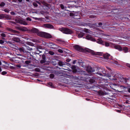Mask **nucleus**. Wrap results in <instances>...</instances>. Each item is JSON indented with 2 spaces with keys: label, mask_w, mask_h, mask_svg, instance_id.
I'll return each mask as SVG.
<instances>
[{
  "label": "nucleus",
  "mask_w": 130,
  "mask_h": 130,
  "mask_svg": "<svg viewBox=\"0 0 130 130\" xmlns=\"http://www.w3.org/2000/svg\"><path fill=\"white\" fill-rule=\"evenodd\" d=\"M107 68L111 74H106L105 70L103 68L99 69V72L96 73L100 76H106L110 80L113 81L115 80L116 82H121L126 83L127 82L128 79L124 78L119 74L117 73L115 74L109 68L107 67Z\"/></svg>",
  "instance_id": "obj_1"
},
{
  "label": "nucleus",
  "mask_w": 130,
  "mask_h": 130,
  "mask_svg": "<svg viewBox=\"0 0 130 130\" xmlns=\"http://www.w3.org/2000/svg\"><path fill=\"white\" fill-rule=\"evenodd\" d=\"M60 30L63 33L65 34H71L72 32L71 30L67 28H61Z\"/></svg>",
  "instance_id": "obj_2"
},
{
  "label": "nucleus",
  "mask_w": 130,
  "mask_h": 130,
  "mask_svg": "<svg viewBox=\"0 0 130 130\" xmlns=\"http://www.w3.org/2000/svg\"><path fill=\"white\" fill-rule=\"evenodd\" d=\"M86 50L87 52L90 53L91 54L94 55H101L102 54V53H101L99 52L95 53L93 51L88 48H86Z\"/></svg>",
  "instance_id": "obj_3"
},
{
  "label": "nucleus",
  "mask_w": 130,
  "mask_h": 130,
  "mask_svg": "<svg viewBox=\"0 0 130 130\" xmlns=\"http://www.w3.org/2000/svg\"><path fill=\"white\" fill-rule=\"evenodd\" d=\"M17 20H18V21L17 22L18 23H19L24 25H28V23L26 21L22 20L21 19H17Z\"/></svg>",
  "instance_id": "obj_4"
},
{
  "label": "nucleus",
  "mask_w": 130,
  "mask_h": 130,
  "mask_svg": "<svg viewBox=\"0 0 130 130\" xmlns=\"http://www.w3.org/2000/svg\"><path fill=\"white\" fill-rule=\"evenodd\" d=\"M74 47L75 50L79 51L82 52L84 51L83 48L78 45H75Z\"/></svg>",
  "instance_id": "obj_5"
},
{
  "label": "nucleus",
  "mask_w": 130,
  "mask_h": 130,
  "mask_svg": "<svg viewBox=\"0 0 130 130\" xmlns=\"http://www.w3.org/2000/svg\"><path fill=\"white\" fill-rule=\"evenodd\" d=\"M86 39L87 40H90L91 41H95V40L94 38L92 37L91 35H87L86 37Z\"/></svg>",
  "instance_id": "obj_6"
},
{
  "label": "nucleus",
  "mask_w": 130,
  "mask_h": 130,
  "mask_svg": "<svg viewBox=\"0 0 130 130\" xmlns=\"http://www.w3.org/2000/svg\"><path fill=\"white\" fill-rule=\"evenodd\" d=\"M43 27L46 28H53L54 27L51 24H44L43 25Z\"/></svg>",
  "instance_id": "obj_7"
},
{
  "label": "nucleus",
  "mask_w": 130,
  "mask_h": 130,
  "mask_svg": "<svg viewBox=\"0 0 130 130\" xmlns=\"http://www.w3.org/2000/svg\"><path fill=\"white\" fill-rule=\"evenodd\" d=\"M52 36L50 34L44 32L43 38H52Z\"/></svg>",
  "instance_id": "obj_8"
},
{
  "label": "nucleus",
  "mask_w": 130,
  "mask_h": 130,
  "mask_svg": "<svg viewBox=\"0 0 130 130\" xmlns=\"http://www.w3.org/2000/svg\"><path fill=\"white\" fill-rule=\"evenodd\" d=\"M104 57L106 59H111L112 58L110 54H105L104 55Z\"/></svg>",
  "instance_id": "obj_9"
},
{
  "label": "nucleus",
  "mask_w": 130,
  "mask_h": 130,
  "mask_svg": "<svg viewBox=\"0 0 130 130\" xmlns=\"http://www.w3.org/2000/svg\"><path fill=\"white\" fill-rule=\"evenodd\" d=\"M114 47L115 49L118 50L119 51H121L122 50V48L119 45H115Z\"/></svg>",
  "instance_id": "obj_10"
},
{
  "label": "nucleus",
  "mask_w": 130,
  "mask_h": 130,
  "mask_svg": "<svg viewBox=\"0 0 130 130\" xmlns=\"http://www.w3.org/2000/svg\"><path fill=\"white\" fill-rule=\"evenodd\" d=\"M109 85L112 89L113 90H115V88H116V87L117 86V85L115 84H113L112 83H110V84H109Z\"/></svg>",
  "instance_id": "obj_11"
},
{
  "label": "nucleus",
  "mask_w": 130,
  "mask_h": 130,
  "mask_svg": "<svg viewBox=\"0 0 130 130\" xmlns=\"http://www.w3.org/2000/svg\"><path fill=\"white\" fill-rule=\"evenodd\" d=\"M26 46H24V47L20 48L19 49L20 52H26Z\"/></svg>",
  "instance_id": "obj_12"
},
{
  "label": "nucleus",
  "mask_w": 130,
  "mask_h": 130,
  "mask_svg": "<svg viewBox=\"0 0 130 130\" xmlns=\"http://www.w3.org/2000/svg\"><path fill=\"white\" fill-rule=\"evenodd\" d=\"M120 88L122 90L121 91H118L119 92H121L122 91H126V88H127L124 86H120Z\"/></svg>",
  "instance_id": "obj_13"
},
{
  "label": "nucleus",
  "mask_w": 130,
  "mask_h": 130,
  "mask_svg": "<svg viewBox=\"0 0 130 130\" xmlns=\"http://www.w3.org/2000/svg\"><path fill=\"white\" fill-rule=\"evenodd\" d=\"M44 32L39 31L37 35L41 37H43Z\"/></svg>",
  "instance_id": "obj_14"
},
{
  "label": "nucleus",
  "mask_w": 130,
  "mask_h": 130,
  "mask_svg": "<svg viewBox=\"0 0 130 130\" xmlns=\"http://www.w3.org/2000/svg\"><path fill=\"white\" fill-rule=\"evenodd\" d=\"M45 45L47 46L48 47H50L51 46H53L54 45L53 44L52 42H50L49 43H45Z\"/></svg>",
  "instance_id": "obj_15"
},
{
  "label": "nucleus",
  "mask_w": 130,
  "mask_h": 130,
  "mask_svg": "<svg viewBox=\"0 0 130 130\" xmlns=\"http://www.w3.org/2000/svg\"><path fill=\"white\" fill-rule=\"evenodd\" d=\"M12 40L17 42H19L20 41V39L18 38L13 37L12 39Z\"/></svg>",
  "instance_id": "obj_16"
},
{
  "label": "nucleus",
  "mask_w": 130,
  "mask_h": 130,
  "mask_svg": "<svg viewBox=\"0 0 130 130\" xmlns=\"http://www.w3.org/2000/svg\"><path fill=\"white\" fill-rule=\"evenodd\" d=\"M39 31L38 29L35 28H33V33H35L38 35V33L39 32Z\"/></svg>",
  "instance_id": "obj_17"
},
{
  "label": "nucleus",
  "mask_w": 130,
  "mask_h": 130,
  "mask_svg": "<svg viewBox=\"0 0 130 130\" xmlns=\"http://www.w3.org/2000/svg\"><path fill=\"white\" fill-rule=\"evenodd\" d=\"M87 71L88 72H91L93 71L92 68H91L90 67H88L87 68Z\"/></svg>",
  "instance_id": "obj_18"
},
{
  "label": "nucleus",
  "mask_w": 130,
  "mask_h": 130,
  "mask_svg": "<svg viewBox=\"0 0 130 130\" xmlns=\"http://www.w3.org/2000/svg\"><path fill=\"white\" fill-rule=\"evenodd\" d=\"M123 50L125 53H127L128 52V48L126 47H124L122 48Z\"/></svg>",
  "instance_id": "obj_19"
},
{
  "label": "nucleus",
  "mask_w": 130,
  "mask_h": 130,
  "mask_svg": "<svg viewBox=\"0 0 130 130\" xmlns=\"http://www.w3.org/2000/svg\"><path fill=\"white\" fill-rule=\"evenodd\" d=\"M84 35V34L83 33L80 32L78 35V37L79 38H81Z\"/></svg>",
  "instance_id": "obj_20"
},
{
  "label": "nucleus",
  "mask_w": 130,
  "mask_h": 130,
  "mask_svg": "<svg viewBox=\"0 0 130 130\" xmlns=\"http://www.w3.org/2000/svg\"><path fill=\"white\" fill-rule=\"evenodd\" d=\"M48 85L49 87H51L52 88H54V85H53V84L51 82H49L48 83Z\"/></svg>",
  "instance_id": "obj_21"
},
{
  "label": "nucleus",
  "mask_w": 130,
  "mask_h": 130,
  "mask_svg": "<svg viewBox=\"0 0 130 130\" xmlns=\"http://www.w3.org/2000/svg\"><path fill=\"white\" fill-rule=\"evenodd\" d=\"M98 93L99 95H103L104 94V92L101 90H99L98 91Z\"/></svg>",
  "instance_id": "obj_22"
},
{
  "label": "nucleus",
  "mask_w": 130,
  "mask_h": 130,
  "mask_svg": "<svg viewBox=\"0 0 130 130\" xmlns=\"http://www.w3.org/2000/svg\"><path fill=\"white\" fill-rule=\"evenodd\" d=\"M7 29L9 31H11V32H14V33H15L16 32V31L14 30H13V29H11L10 28H7Z\"/></svg>",
  "instance_id": "obj_23"
},
{
  "label": "nucleus",
  "mask_w": 130,
  "mask_h": 130,
  "mask_svg": "<svg viewBox=\"0 0 130 130\" xmlns=\"http://www.w3.org/2000/svg\"><path fill=\"white\" fill-rule=\"evenodd\" d=\"M8 17V16H6V17L5 16V15L3 14H0V19H4L5 17Z\"/></svg>",
  "instance_id": "obj_24"
},
{
  "label": "nucleus",
  "mask_w": 130,
  "mask_h": 130,
  "mask_svg": "<svg viewBox=\"0 0 130 130\" xmlns=\"http://www.w3.org/2000/svg\"><path fill=\"white\" fill-rule=\"evenodd\" d=\"M97 42L100 44H102L103 43V41L101 39H99L97 41Z\"/></svg>",
  "instance_id": "obj_25"
},
{
  "label": "nucleus",
  "mask_w": 130,
  "mask_h": 130,
  "mask_svg": "<svg viewBox=\"0 0 130 130\" xmlns=\"http://www.w3.org/2000/svg\"><path fill=\"white\" fill-rule=\"evenodd\" d=\"M59 65L60 66H62L64 64V63L61 61H60L58 63Z\"/></svg>",
  "instance_id": "obj_26"
},
{
  "label": "nucleus",
  "mask_w": 130,
  "mask_h": 130,
  "mask_svg": "<svg viewBox=\"0 0 130 130\" xmlns=\"http://www.w3.org/2000/svg\"><path fill=\"white\" fill-rule=\"evenodd\" d=\"M43 59L42 60L40 61L41 63H45L46 61L45 59V58H44V57L43 56Z\"/></svg>",
  "instance_id": "obj_27"
},
{
  "label": "nucleus",
  "mask_w": 130,
  "mask_h": 130,
  "mask_svg": "<svg viewBox=\"0 0 130 130\" xmlns=\"http://www.w3.org/2000/svg\"><path fill=\"white\" fill-rule=\"evenodd\" d=\"M1 36L2 37H6V35L4 33H2L1 34Z\"/></svg>",
  "instance_id": "obj_28"
},
{
  "label": "nucleus",
  "mask_w": 130,
  "mask_h": 130,
  "mask_svg": "<svg viewBox=\"0 0 130 130\" xmlns=\"http://www.w3.org/2000/svg\"><path fill=\"white\" fill-rule=\"evenodd\" d=\"M5 5V3L3 2L1 3L0 4V6L1 7H3Z\"/></svg>",
  "instance_id": "obj_29"
},
{
  "label": "nucleus",
  "mask_w": 130,
  "mask_h": 130,
  "mask_svg": "<svg viewBox=\"0 0 130 130\" xmlns=\"http://www.w3.org/2000/svg\"><path fill=\"white\" fill-rule=\"evenodd\" d=\"M54 77V74H51L50 75V77L51 78H53Z\"/></svg>",
  "instance_id": "obj_30"
},
{
  "label": "nucleus",
  "mask_w": 130,
  "mask_h": 130,
  "mask_svg": "<svg viewBox=\"0 0 130 130\" xmlns=\"http://www.w3.org/2000/svg\"><path fill=\"white\" fill-rule=\"evenodd\" d=\"M49 53L51 55H53L54 54V53L52 51H49Z\"/></svg>",
  "instance_id": "obj_31"
},
{
  "label": "nucleus",
  "mask_w": 130,
  "mask_h": 130,
  "mask_svg": "<svg viewBox=\"0 0 130 130\" xmlns=\"http://www.w3.org/2000/svg\"><path fill=\"white\" fill-rule=\"evenodd\" d=\"M58 52L60 53H62L63 52V51L60 49L58 50Z\"/></svg>",
  "instance_id": "obj_32"
},
{
  "label": "nucleus",
  "mask_w": 130,
  "mask_h": 130,
  "mask_svg": "<svg viewBox=\"0 0 130 130\" xmlns=\"http://www.w3.org/2000/svg\"><path fill=\"white\" fill-rule=\"evenodd\" d=\"M7 73V72L5 71H3L2 73V74L3 75H4Z\"/></svg>",
  "instance_id": "obj_33"
},
{
  "label": "nucleus",
  "mask_w": 130,
  "mask_h": 130,
  "mask_svg": "<svg viewBox=\"0 0 130 130\" xmlns=\"http://www.w3.org/2000/svg\"><path fill=\"white\" fill-rule=\"evenodd\" d=\"M109 43L107 42H105V45L106 46H109Z\"/></svg>",
  "instance_id": "obj_34"
},
{
  "label": "nucleus",
  "mask_w": 130,
  "mask_h": 130,
  "mask_svg": "<svg viewBox=\"0 0 130 130\" xmlns=\"http://www.w3.org/2000/svg\"><path fill=\"white\" fill-rule=\"evenodd\" d=\"M4 10L7 13H8L9 12V10L7 9H5Z\"/></svg>",
  "instance_id": "obj_35"
},
{
  "label": "nucleus",
  "mask_w": 130,
  "mask_h": 130,
  "mask_svg": "<svg viewBox=\"0 0 130 130\" xmlns=\"http://www.w3.org/2000/svg\"><path fill=\"white\" fill-rule=\"evenodd\" d=\"M61 8L62 9H64V7L63 5V4H61L60 5Z\"/></svg>",
  "instance_id": "obj_36"
},
{
  "label": "nucleus",
  "mask_w": 130,
  "mask_h": 130,
  "mask_svg": "<svg viewBox=\"0 0 130 130\" xmlns=\"http://www.w3.org/2000/svg\"><path fill=\"white\" fill-rule=\"evenodd\" d=\"M22 29L24 31H26L27 30V28H25L24 27H22Z\"/></svg>",
  "instance_id": "obj_37"
},
{
  "label": "nucleus",
  "mask_w": 130,
  "mask_h": 130,
  "mask_svg": "<svg viewBox=\"0 0 130 130\" xmlns=\"http://www.w3.org/2000/svg\"><path fill=\"white\" fill-rule=\"evenodd\" d=\"M41 51H39V50H38V48L37 49V54H39L40 53H41Z\"/></svg>",
  "instance_id": "obj_38"
},
{
  "label": "nucleus",
  "mask_w": 130,
  "mask_h": 130,
  "mask_svg": "<svg viewBox=\"0 0 130 130\" xmlns=\"http://www.w3.org/2000/svg\"><path fill=\"white\" fill-rule=\"evenodd\" d=\"M4 43V42L2 40H0V44H2Z\"/></svg>",
  "instance_id": "obj_39"
},
{
  "label": "nucleus",
  "mask_w": 130,
  "mask_h": 130,
  "mask_svg": "<svg viewBox=\"0 0 130 130\" xmlns=\"http://www.w3.org/2000/svg\"><path fill=\"white\" fill-rule=\"evenodd\" d=\"M10 13L12 15H15V13L13 12H10Z\"/></svg>",
  "instance_id": "obj_40"
},
{
  "label": "nucleus",
  "mask_w": 130,
  "mask_h": 130,
  "mask_svg": "<svg viewBox=\"0 0 130 130\" xmlns=\"http://www.w3.org/2000/svg\"><path fill=\"white\" fill-rule=\"evenodd\" d=\"M26 20L27 21H31V19L29 18H27Z\"/></svg>",
  "instance_id": "obj_41"
},
{
  "label": "nucleus",
  "mask_w": 130,
  "mask_h": 130,
  "mask_svg": "<svg viewBox=\"0 0 130 130\" xmlns=\"http://www.w3.org/2000/svg\"><path fill=\"white\" fill-rule=\"evenodd\" d=\"M33 5H34V6L35 7H37V4L35 3H33Z\"/></svg>",
  "instance_id": "obj_42"
},
{
  "label": "nucleus",
  "mask_w": 130,
  "mask_h": 130,
  "mask_svg": "<svg viewBox=\"0 0 130 130\" xmlns=\"http://www.w3.org/2000/svg\"><path fill=\"white\" fill-rule=\"evenodd\" d=\"M126 89H127V90L129 92H130V88L128 89L127 88H126Z\"/></svg>",
  "instance_id": "obj_43"
},
{
  "label": "nucleus",
  "mask_w": 130,
  "mask_h": 130,
  "mask_svg": "<svg viewBox=\"0 0 130 130\" xmlns=\"http://www.w3.org/2000/svg\"><path fill=\"white\" fill-rule=\"evenodd\" d=\"M17 1V0H12V1L16 3Z\"/></svg>",
  "instance_id": "obj_44"
},
{
  "label": "nucleus",
  "mask_w": 130,
  "mask_h": 130,
  "mask_svg": "<svg viewBox=\"0 0 130 130\" xmlns=\"http://www.w3.org/2000/svg\"><path fill=\"white\" fill-rule=\"evenodd\" d=\"M127 66L129 67V68H130V64H127Z\"/></svg>",
  "instance_id": "obj_45"
},
{
  "label": "nucleus",
  "mask_w": 130,
  "mask_h": 130,
  "mask_svg": "<svg viewBox=\"0 0 130 130\" xmlns=\"http://www.w3.org/2000/svg\"><path fill=\"white\" fill-rule=\"evenodd\" d=\"M2 23L1 22H0V27H1L2 25Z\"/></svg>",
  "instance_id": "obj_46"
},
{
  "label": "nucleus",
  "mask_w": 130,
  "mask_h": 130,
  "mask_svg": "<svg viewBox=\"0 0 130 130\" xmlns=\"http://www.w3.org/2000/svg\"><path fill=\"white\" fill-rule=\"evenodd\" d=\"M102 25V23H99V26H101V25Z\"/></svg>",
  "instance_id": "obj_47"
},
{
  "label": "nucleus",
  "mask_w": 130,
  "mask_h": 130,
  "mask_svg": "<svg viewBox=\"0 0 130 130\" xmlns=\"http://www.w3.org/2000/svg\"><path fill=\"white\" fill-rule=\"evenodd\" d=\"M19 2H21L22 1V0H18Z\"/></svg>",
  "instance_id": "obj_48"
},
{
  "label": "nucleus",
  "mask_w": 130,
  "mask_h": 130,
  "mask_svg": "<svg viewBox=\"0 0 130 130\" xmlns=\"http://www.w3.org/2000/svg\"><path fill=\"white\" fill-rule=\"evenodd\" d=\"M94 82V80H92V82H91L92 83Z\"/></svg>",
  "instance_id": "obj_49"
},
{
  "label": "nucleus",
  "mask_w": 130,
  "mask_h": 130,
  "mask_svg": "<svg viewBox=\"0 0 130 130\" xmlns=\"http://www.w3.org/2000/svg\"><path fill=\"white\" fill-rule=\"evenodd\" d=\"M37 3L38 4H40V2H37Z\"/></svg>",
  "instance_id": "obj_50"
},
{
  "label": "nucleus",
  "mask_w": 130,
  "mask_h": 130,
  "mask_svg": "<svg viewBox=\"0 0 130 130\" xmlns=\"http://www.w3.org/2000/svg\"><path fill=\"white\" fill-rule=\"evenodd\" d=\"M2 71V69H1V68L0 67V72L1 71Z\"/></svg>",
  "instance_id": "obj_51"
},
{
  "label": "nucleus",
  "mask_w": 130,
  "mask_h": 130,
  "mask_svg": "<svg viewBox=\"0 0 130 130\" xmlns=\"http://www.w3.org/2000/svg\"><path fill=\"white\" fill-rule=\"evenodd\" d=\"M121 111L120 110H118L117 111L118 112H120Z\"/></svg>",
  "instance_id": "obj_52"
},
{
  "label": "nucleus",
  "mask_w": 130,
  "mask_h": 130,
  "mask_svg": "<svg viewBox=\"0 0 130 130\" xmlns=\"http://www.w3.org/2000/svg\"><path fill=\"white\" fill-rule=\"evenodd\" d=\"M2 64V62L1 61H0V65Z\"/></svg>",
  "instance_id": "obj_53"
},
{
  "label": "nucleus",
  "mask_w": 130,
  "mask_h": 130,
  "mask_svg": "<svg viewBox=\"0 0 130 130\" xmlns=\"http://www.w3.org/2000/svg\"><path fill=\"white\" fill-rule=\"evenodd\" d=\"M67 61H68V62L69 61V60H68V59H67Z\"/></svg>",
  "instance_id": "obj_54"
},
{
  "label": "nucleus",
  "mask_w": 130,
  "mask_h": 130,
  "mask_svg": "<svg viewBox=\"0 0 130 130\" xmlns=\"http://www.w3.org/2000/svg\"><path fill=\"white\" fill-rule=\"evenodd\" d=\"M26 0L27 2H29V0Z\"/></svg>",
  "instance_id": "obj_55"
},
{
  "label": "nucleus",
  "mask_w": 130,
  "mask_h": 130,
  "mask_svg": "<svg viewBox=\"0 0 130 130\" xmlns=\"http://www.w3.org/2000/svg\"><path fill=\"white\" fill-rule=\"evenodd\" d=\"M92 80V79H90V82H91V80Z\"/></svg>",
  "instance_id": "obj_56"
},
{
  "label": "nucleus",
  "mask_w": 130,
  "mask_h": 130,
  "mask_svg": "<svg viewBox=\"0 0 130 130\" xmlns=\"http://www.w3.org/2000/svg\"><path fill=\"white\" fill-rule=\"evenodd\" d=\"M12 23H15L14 22H13V21H12Z\"/></svg>",
  "instance_id": "obj_57"
},
{
  "label": "nucleus",
  "mask_w": 130,
  "mask_h": 130,
  "mask_svg": "<svg viewBox=\"0 0 130 130\" xmlns=\"http://www.w3.org/2000/svg\"><path fill=\"white\" fill-rule=\"evenodd\" d=\"M33 42H35V41H34V40L33 39Z\"/></svg>",
  "instance_id": "obj_58"
},
{
  "label": "nucleus",
  "mask_w": 130,
  "mask_h": 130,
  "mask_svg": "<svg viewBox=\"0 0 130 130\" xmlns=\"http://www.w3.org/2000/svg\"><path fill=\"white\" fill-rule=\"evenodd\" d=\"M26 49H28V50H29V49H28V48H27V47H26Z\"/></svg>",
  "instance_id": "obj_59"
},
{
  "label": "nucleus",
  "mask_w": 130,
  "mask_h": 130,
  "mask_svg": "<svg viewBox=\"0 0 130 130\" xmlns=\"http://www.w3.org/2000/svg\"><path fill=\"white\" fill-rule=\"evenodd\" d=\"M26 49H28V50H29V49H28V48H27V47H26Z\"/></svg>",
  "instance_id": "obj_60"
},
{
  "label": "nucleus",
  "mask_w": 130,
  "mask_h": 130,
  "mask_svg": "<svg viewBox=\"0 0 130 130\" xmlns=\"http://www.w3.org/2000/svg\"><path fill=\"white\" fill-rule=\"evenodd\" d=\"M26 49H28V50H29V49H28V48H27V47H26Z\"/></svg>",
  "instance_id": "obj_61"
},
{
  "label": "nucleus",
  "mask_w": 130,
  "mask_h": 130,
  "mask_svg": "<svg viewBox=\"0 0 130 130\" xmlns=\"http://www.w3.org/2000/svg\"><path fill=\"white\" fill-rule=\"evenodd\" d=\"M27 61H26V63H27Z\"/></svg>",
  "instance_id": "obj_62"
},
{
  "label": "nucleus",
  "mask_w": 130,
  "mask_h": 130,
  "mask_svg": "<svg viewBox=\"0 0 130 130\" xmlns=\"http://www.w3.org/2000/svg\"><path fill=\"white\" fill-rule=\"evenodd\" d=\"M18 67H20V66H18Z\"/></svg>",
  "instance_id": "obj_63"
},
{
  "label": "nucleus",
  "mask_w": 130,
  "mask_h": 130,
  "mask_svg": "<svg viewBox=\"0 0 130 130\" xmlns=\"http://www.w3.org/2000/svg\"><path fill=\"white\" fill-rule=\"evenodd\" d=\"M33 19H34V18H34V17H33Z\"/></svg>",
  "instance_id": "obj_64"
}]
</instances>
